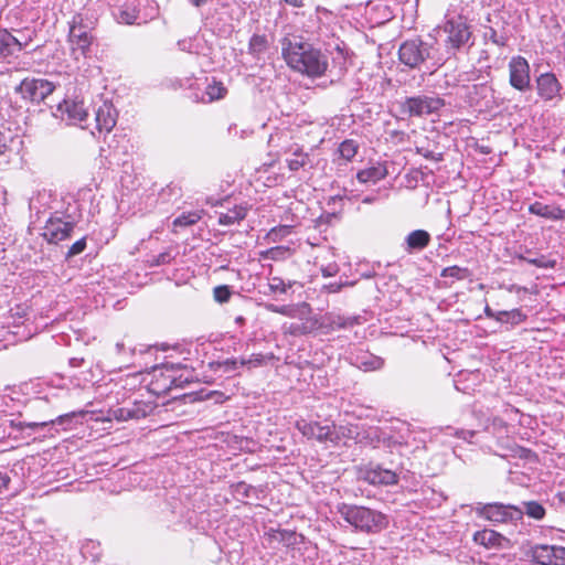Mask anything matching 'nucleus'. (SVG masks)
Listing matches in <instances>:
<instances>
[{
	"mask_svg": "<svg viewBox=\"0 0 565 565\" xmlns=\"http://www.w3.org/2000/svg\"><path fill=\"white\" fill-rule=\"evenodd\" d=\"M124 348H125V344L121 343V342H118L116 344V350H117L118 353H121L124 351Z\"/></svg>",
	"mask_w": 565,
	"mask_h": 565,
	"instance_id": "obj_63",
	"label": "nucleus"
},
{
	"mask_svg": "<svg viewBox=\"0 0 565 565\" xmlns=\"http://www.w3.org/2000/svg\"><path fill=\"white\" fill-rule=\"evenodd\" d=\"M85 412L83 411L71 412L67 414L58 415L56 417L32 422L9 419L7 422L9 423V427L12 429V431L9 433V436H12L13 433H17L13 436L14 438H30L31 436L44 431L45 429H47L50 436H53L54 434L51 433V430L54 429L55 433H57V426H61L63 430H66L75 417L83 416Z\"/></svg>",
	"mask_w": 565,
	"mask_h": 565,
	"instance_id": "obj_4",
	"label": "nucleus"
},
{
	"mask_svg": "<svg viewBox=\"0 0 565 565\" xmlns=\"http://www.w3.org/2000/svg\"><path fill=\"white\" fill-rule=\"evenodd\" d=\"M55 89V85L45 78H24L17 87L18 93L24 100L41 103Z\"/></svg>",
	"mask_w": 565,
	"mask_h": 565,
	"instance_id": "obj_7",
	"label": "nucleus"
},
{
	"mask_svg": "<svg viewBox=\"0 0 565 565\" xmlns=\"http://www.w3.org/2000/svg\"><path fill=\"white\" fill-rule=\"evenodd\" d=\"M279 534H280V541H289L290 537H292L295 535L294 532H288V531L279 532Z\"/></svg>",
	"mask_w": 565,
	"mask_h": 565,
	"instance_id": "obj_59",
	"label": "nucleus"
},
{
	"mask_svg": "<svg viewBox=\"0 0 565 565\" xmlns=\"http://www.w3.org/2000/svg\"><path fill=\"white\" fill-rule=\"evenodd\" d=\"M192 42H193L192 39H183V40L178 41V46L181 51L192 52V50H193Z\"/></svg>",
	"mask_w": 565,
	"mask_h": 565,
	"instance_id": "obj_51",
	"label": "nucleus"
},
{
	"mask_svg": "<svg viewBox=\"0 0 565 565\" xmlns=\"http://www.w3.org/2000/svg\"><path fill=\"white\" fill-rule=\"evenodd\" d=\"M226 93H227V89L223 85V83L217 82L215 79H213L211 83H209L205 88V94L207 96L209 102L222 99L225 97Z\"/></svg>",
	"mask_w": 565,
	"mask_h": 565,
	"instance_id": "obj_31",
	"label": "nucleus"
},
{
	"mask_svg": "<svg viewBox=\"0 0 565 565\" xmlns=\"http://www.w3.org/2000/svg\"><path fill=\"white\" fill-rule=\"evenodd\" d=\"M431 241L430 234L425 230H414L404 238L403 249L407 254H414L424 250Z\"/></svg>",
	"mask_w": 565,
	"mask_h": 565,
	"instance_id": "obj_18",
	"label": "nucleus"
},
{
	"mask_svg": "<svg viewBox=\"0 0 565 565\" xmlns=\"http://www.w3.org/2000/svg\"><path fill=\"white\" fill-rule=\"evenodd\" d=\"M523 511L515 505L501 504V503H489L483 505L481 509V515L492 522H507L514 518H520Z\"/></svg>",
	"mask_w": 565,
	"mask_h": 565,
	"instance_id": "obj_14",
	"label": "nucleus"
},
{
	"mask_svg": "<svg viewBox=\"0 0 565 565\" xmlns=\"http://www.w3.org/2000/svg\"><path fill=\"white\" fill-rule=\"evenodd\" d=\"M75 226V222L64 221L61 217H51L44 228L43 237L51 244H57L71 236Z\"/></svg>",
	"mask_w": 565,
	"mask_h": 565,
	"instance_id": "obj_13",
	"label": "nucleus"
},
{
	"mask_svg": "<svg viewBox=\"0 0 565 565\" xmlns=\"http://www.w3.org/2000/svg\"><path fill=\"white\" fill-rule=\"evenodd\" d=\"M190 3L195 8H201L205 6L210 0H189Z\"/></svg>",
	"mask_w": 565,
	"mask_h": 565,
	"instance_id": "obj_60",
	"label": "nucleus"
},
{
	"mask_svg": "<svg viewBox=\"0 0 565 565\" xmlns=\"http://www.w3.org/2000/svg\"><path fill=\"white\" fill-rule=\"evenodd\" d=\"M296 428L308 439H315L319 443H333L339 440L334 424L321 425L317 422H307L299 419L296 422Z\"/></svg>",
	"mask_w": 565,
	"mask_h": 565,
	"instance_id": "obj_9",
	"label": "nucleus"
},
{
	"mask_svg": "<svg viewBox=\"0 0 565 565\" xmlns=\"http://www.w3.org/2000/svg\"><path fill=\"white\" fill-rule=\"evenodd\" d=\"M434 47L422 41L413 39L401 44L398 50V58L402 64L409 68H419L422 64L430 60Z\"/></svg>",
	"mask_w": 565,
	"mask_h": 565,
	"instance_id": "obj_6",
	"label": "nucleus"
},
{
	"mask_svg": "<svg viewBox=\"0 0 565 565\" xmlns=\"http://www.w3.org/2000/svg\"><path fill=\"white\" fill-rule=\"evenodd\" d=\"M249 52L254 55H259L264 53L267 49V40L266 36L254 34L249 40Z\"/></svg>",
	"mask_w": 565,
	"mask_h": 565,
	"instance_id": "obj_38",
	"label": "nucleus"
},
{
	"mask_svg": "<svg viewBox=\"0 0 565 565\" xmlns=\"http://www.w3.org/2000/svg\"><path fill=\"white\" fill-rule=\"evenodd\" d=\"M497 321L500 323H509L518 326L526 319V315L520 309H512L510 311H498Z\"/></svg>",
	"mask_w": 565,
	"mask_h": 565,
	"instance_id": "obj_27",
	"label": "nucleus"
},
{
	"mask_svg": "<svg viewBox=\"0 0 565 565\" xmlns=\"http://www.w3.org/2000/svg\"><path fill=\"white\" fill-rule=\"evenodd\" d=\"M509 83L513 88L520 92H524L530 88V64L525 57L518 55L510 60Z\"/></svg>",
	"mask_w": 565,
	"mask_h": 565,
	"instance_id": "obj_11",
	"label": "nucleus"
},
{
	"mask_svg": "<svg viewBox=\"0 0 565 565\" xmlns=\"http://www.w3.org/2000/svg\"><path fill=\"white\" fill-rule=\"evenodd\" d=\"M292 281H285L281 277L273 276L268 278V288L271 294H286L292 287Z\"/></svg>",
	"mask_w": 565,
	"mask_h": 565,
	"instance_id": "obj_35",
	"label": "nucleus"
},
{
	"mask_svg": "<svg viewBox=\"0 0 565 565\" xmlns=\"http://www.w3.org/2000/svg\"><path fill=\"white\" fill-rule=\"evenodd\" d=\"M167 376L170 379L171 384L174 385V386H181V384L183 382H188L189 381L188 377L182 380V375H180L179 377H175L172 374H168Z\"/></svg>",
	"mask_w": 565,
	"mask_h": 565,
	"instance_id": "obj_55",
	"label": "nucleus"
},
{
	"mask_svg": "<svg viewBox=\"0 0 565 565\" xmlns=\"http://www.w3.org/2000/svg\"><path fill=\"white\" fill-rule=\"evenodd\" d=\"M213 296L216 302L225 303L232 296L231 287L227 285L217 286L213 290Z\"/></svg>",
	"mask_w": 565,
	"mask_h": 565,
	"instance_id": "obj_42",
	"label": "nucleus"
},
{
	"mask_svg": "<svg viewBox=\"0 0 565 565\" xmlns=\"http://www.w3.org/2000/svg\"><path fill=\"white\" fill-rule=\"evenodd\" d=\"M202 218V211L183 212L173 220L174 227H188L196 224Z\"/></svg>",
	"mask_w": 565,
	"mask_h": 565,
	"instance_id": "obj_28",
	"label": "nucleus"
},
{
	"mask_svg": "<svg viewBox=\"0 0 565 565\" xmlns=\"http://www.w3.org/2000/svg\"><path fill=\"white\" fill-rule=\"evenodd\" d=\"M358 152V145L353 140H344L339 146L340 156L350 161Z\"/></svg>",
	"mask_w": 565,
	"mask_h": 565,
	"instance_id": "obj_39",
	"label": "nucleus"
},
{
	"mask_svg": "<svg viewBox=\"0 0 565 565\" xmlns=\"http://www.w3.org/2000/svg\"><path fill=\"white\" fill-rule=\"evenodd\" d=\"M233 489H234L235 494L242 495L244 498H249L250 493L255 491L254 487H252L243 481L234 484Z\"/></svg>",
	"mask_w": 565,
	"mask_h": 565,
	"instance_id": "obj_45",
	"label": "nucleus"
},
{
	"mask_svg": "<svg viewBox=\"0 0 565 565\" xmlns=\"http://www.w3.org/2000/svg\"><path fill=\"white\" fill-rule=\"evenodd\" d=\"M343 286V284L330 282L326 285L323 288L329 292H339Z\"/></svg>",
	"mask_w": 565,
	"mask_h": 565,
	"instance_id": "obj_54",
	"label": "nucleus"
},
{
	"mask_svg": "<svg viewBox=\"0 0 565 565\" xmlns=\"http://www.w3.org/2000/svg\"><path fill=\"white\" fill-rule=\"evenodd\" d=\"M84 359L72 358L70 364L74 367H78L83 363Z\"/></svg>",
	"mask_w": 565,
	"mask_h": 565,
	"instance_id": "obj_61",
	"label": "nucleus"
},
{
	"mask_svg": "<svg viewBox=\"0 0 565 565\" xmlns=\"http://www.w3.org/2000/svg\"><path fill=\"white\" fill-rule=\"evenodd\" d=\"M28 46V41H22L6 29H0V57L10 58Z\"/></svg>",
	"mask_w": 565,
	"mask_h": 565,
	"instance_id": "obj_15",
	"label": "nucleus"
},
{
	"mask_svg": "<svg viewBox=\"0 0 565 565\" xmlns=\"http://www.w3.org/2000/svg\"><path fill=\"white\" fill-rule=\"evenodd\" d=\"M558 498L561 502L565 503V491L558 493Z\"/></svg>",
	"mask_w": 565,
	"mask_h": 565,
	"instance_id": "obj_64",
	"label": "nucleus"
},
{
	"mask_svg": "<svg viewBox=\"0 0 565 565\" xmlns=\"http://www.w3.org/2000/svg\"><path fill=\"white\" fill-rule=\"evenodd\" d=\"M113 15L118 23L134 24L139 18V10L134 2H125L113 10Z\"/></svg>",
	"mask_w": 565,
	"mask_h": 565,
	"instance_id": "obj_22",
	"label": "nucleus"
},
{
	"mask_svg": "<svg viewBox=\"0 0 565 565\" xmlns=\"http://www.w3.org/2000/svg\"><path fill=\"white\" fill-rule=\"evenodd\" d=\"M355 324H359V317H345L334 312H327L321 317L320 321V328L327 331L348 329Z\"/></svg>",
	"mask_w": 565,
	"mask_h": 565,
	"instance_id": "obj_19",
	"label": "nucleus"
},
{
	"mask_svg": "<svg viewBox=\"0 0 565 565\" xmlns=\"http://www.w3.org/2000/svg\"><path fill=\"white\" fill-rule=\"evenodd\" d=\"M282 2H285L286 4H289L294 8H302L305 6H307V2L309 0H281Z\"/></svg>",
	"mask_w": 565,
	"mask_h": 565,
	"instance_id": "obj_53",
	"label": "nucleus"
},
{
	"mask_svg": "<svg viewBox=\"0 0 565 565\" xmlns=\"http://www.w3.org/2000/svg\"><path fill=\"white\" fill-rule=\"evenodd\" d=\"M8 150L7 137L3 132L0 131V154L6 153Z\"/></svg>",
	"mask_w": 565,
	"mask_h": 565,
	"instance_id": "obj_56",
	"label": "nucleus"
},
{
	"mask_svg": "<svg viewBox=\"0 0 565 565\" xmlns=\"http://www.w3.org/2000/svg\"><path fill=\"white\" fill-rule=\"evenodd\" d=\"M289 253L290 248L286 246H275L260 252V257L263 259L282 260L289 255Z\"/></svg>",
	"mask_w": 565,
	"mask_h": 565,
	"instance_id": "obj_33",
	"label": "nucleus"
},
{
	"mask_svg": "<svg viewBox=\"0 0 565 565\" xmlns=\"http://www.w3.org/2000/svg\"><path fill=\"white\" fill-rule=\"evenodd\" d=\"M386 174V168L382 164H377L359 171L356 178L361 183H376L383 180Z\"/></svg>",
	"mask_w": 565,
	"mask_h": 565,
	"instance_id": "obj_26",
	"label": "nucleus"
},
{
	"mask_svg": "<svg viewBox=\"0 0 565 565\" xmlns=\"http://www.w3.org/2000/svg\"><path fill=\"white\" fill-rule=\"evenodd\" d=\"M181 365L180 364H174L172 362H166L163 364V369L167 371V372H174L177 369H179Z\"/></svg>",
	"mask_w": 565,
	"mask_h": 565,
	"instance_id": "obj_57",
	"label": "nucleus"
},
{
	"mask_svg": "<svg viewBox=\"0 0 565 565\" xmlns=\"http://www.w3.org/2000/svg\"><path fill=\"white\" fill-rule=\"evenodd\" d=\"M470 270L466 267L457 265L446 267L441 270L440 276L444 278H450L451 282L455 280H465L470 277Z\"/></svg>",
	"mask_w": 565,
	"mask_h": 565,
	"instance_id": "obj_30",
	"label": "nucleus"
},
{
	"mask_svg": "<svg viewBox=\"0 0 565 565\" xmlns=\"http://www.w3.org/2000/svg\"><path fill=\"white\" fill-rule=\"evenodd\" d=\"M523 513H525L527 516L535 519V520H542L545 515V509L544 507L536 502V501H527L522 503V508H520Z\"/></svg>",
	"mask_w": 565,
	"mask_h": 565,
	"instance_id": "obj_32",
	"label": "nucleus"
},
{
	"mask_svg": "<svg viewBox=\"0 0 565 565\" xmlns=\"http://www.w3.org/2000/svg\"><path fill=\"white\" fill-rule=\"evenodd\" d=\"M396 116L399 119L423 118L438 114L445 100L435 94H417L396 100Z\"/></svg>",
	"mask_w": 565,
	"mask_h": 565,
	"instance_id": "obj_5",
	"label": "nucleus"
},
{
	"mask_svg": "<svg viewBox=\"0 0 565 565\" xmlns=\"http://www.w3.org/2000/svg\"><path fill=\"white\" fill-rule=\"evenodd\" d=\"M242 367L241 359H226L216 363L215 371L222 372L226 376H233L238 374Z\"/></svg>",
	"mask_w": 565,
	"mask_h": 565,
	"instance_id": "obj_29",
	"label": "nucleus"
},
{
	"mask_svg": "<svg viewBox=\"0 0 565 565\" xmlns=\"http://www.w3.org/2000/svg\"><path fill=\"white\" fill-rule=\"evenodd\" d=\"M518 258L522 262H525V263L533 265L535 267H539V268L548 269V268H554L556 266L555 259H551L544 255H541V256L534 257V258H529L524 255H518Z\"/></svg>",
	"mask_w": 565,
	"mask_h": 565,
	"instance_id": "obj_34",
	"label": "nucleus"
},
{
	"mask_svg": "<svg viewBox=\"0 0 565 565\" xmlns=\"http://www.w3.org/2000/svg\"><path fill=\"white\" fill-rule=\"evenodd\" d=\"M83 15L77 13L70 22L68 41L74 54L79 52L82 56H86L93 43V35L87 25L83 23Z\"/></svg>",
	"mask_w": 565,
	"mask_h": 565,
	"instance_id": "obj_8",
	"label": "nucleus"
},
{
	"mask_svg": "<svg viewBox=\"0 0 565 565\" xmlns=\"http://www.w3.org/2000/svg\"><path fill=\"white\" fill-rule=\"evenodd\" d=\"M96 128L99 132H110L117 122V111L109 103H103L95 111Z\"/></svg>",
	"mask_w": 565,
	"mask_h": 565,
	"instance_id": "obj_17",
	"label": "nucleus"
},
{
	"mask_svg": "<svg viewBox=\"0 0 565 565\" xmlns=\"http://www.w3.org/2000/svg\"><path fill=\"white\" fill-rule=\"evenodd\" d=\"M308 154L297 150L292 153L291 158L286 159V162L289 170L298 171L308 163Z\"/></svg>",
	"mask_w": 565,
	"mask_h": 565,
	"instance_id": "obj_37",
	"label": "nucleus"
},
{
	"mask_svg": "<svg viewBox=\"0 0 565 565\" xmlns=\"http://www.w3.org/2000/svg\"><path fill=\"white\" fill-rule=\"evenodd\" d=\"M495 533L493 531H483L476 535V540L480 541L482 544L492 543L494 540Z\"/></svg>",
	"mask_w": 565,
	"mask_h": 565,
	"instance_id": "obj_48",
	"label": "nucleus"
},
{
	"mask_svg": "<svg viewBox=\"0 0 565 565\" xmlns=\"http://www.w3.org/2000/svg\"><path fill=\"white\" fill-rule=\"evenodd\" d=\"M537 96L544 102L562 99L563 85L552 72L539 75L535 79Z\"/></svg>",
	"mask_w": 565,
	"mask_h": 565,
	"instance_id": "obj_12",
	"label": "nucleus"
},
{
	"mask_svg": "<svg viewBox=\"0 0 565 565\" xmlns=\"http://www.w3.org/2000/svg\"><path fill=\"white\" fill-rule=\"evenodd\" d=\"M86 248V238L82 237L81 239L76 241L67 250L66 258H72L82 252H84Z\"/></svg>",
	"mask_w": 565,
	"mask_h": 565,
	"instance_id": "obj_44",
	"label": "nucleus"
},
{
	"mask_svg": "<svg viewBox=\"0 0 565 565\" xmlns=\"http://www.w3.org/2000/svg\"><path fill=\"white\" fill-rule=\"evenodd\" d=\"M289 333L297 335V334H305L309 331V329L305 324L299 323H291L288 327Z\"/></svg>",
	"mask_w": 565,
	"mask_h": 565,
	"instance_id": "obj_49",
	"label": "nucleus"
},
{
	"mask_svg": "<svg viewBox=\"0 0 565 565\" xmlns=\"http://www.w3.org/2000/svg\"><path fill=\"white\" fill-rule=\"evenodd\" d=\"M152 412V406L143 401H135L114 411V416L118 420L145 418Z\"/></svg>",
	"mask_w": 565,
	"mask_h": 565,
	"instance_id": "obj_16",
	"label": "nucleus"
},
{
	"mask_svg": "<svg viewBox=\"0 0 565 565\" xmlns=\"http://www.w3.org/2000/svg\"><path fill=\"white\" fill-rule=\"evenodd\" d=\"M374 201H375L374 196H365L362 200L363 203H367V204L373 203Z\"/></svg>",
	"mask_w": 565,
	"mask_h": 565,
	"instance_id": "obj_62",
	"label": "nucleus"
},
{
	"mask_svg": "<svg viewBox=\"0 0 565 565\" xmlns=\"http://www.w3.org/2000/svg\"><path fill=\"white\" fill-rule=\"evenodd\" d=\"M531 214L547 218V220H564L565 210L542 202H534L529 206Z\"/></svg>",
	"mask_w": 565,
	"mask_h": 565,
	"instance_id": "obj_23",
	"label": "nucleus"
},
{
	"mask_svg": "<svg viewBox=\"0 0 565 565\" xmlns=\"http://www.w3.org/2000/svg\"><path fill=\"white\" fill-rule=\"evenodd\" d=\"M484 315L490 318V319H494L497 321V315H498V311H493L489 306H486L484 308Z\"/></svg>",
	"mask_w": 565,
	"mask_h": 565,
	"instance_id": "obj_58",
	"label": "nucleus"
},
{
	"mask_svg": "<svg viewBox=\"0 0 565 565\" xmlns=\"http://www.w3.org/2000/svg\"><path fill=\"white\" fill-rule=\"evenodd\" d=\"M463 9L462 1L452 0L445 13L444 23L439 26V31L445 35L443 40L445 50L450 55L472 44L470 43L471 26L463 15Z\"/></svg>",
	"mask_w": 565,
	"mask_h": 565,
	"instance_id": "obj_2",
	"label": "nucleus"
},
{
	"mask_svg": "<svg viewBox=\"0 0 565 565\" xmlns=\"http://www.w3.org/2000/svg\"><path fill=\"white\" fill-rule=\"evenodd\" d=\"M175 255L173 254V249L172 248H168L167 250L158 254V255H151L148 259H147V263L151 266V267H156V266H161V265H167V264H170L173 259H174Z\"/></svg>",
	"mask_w": 565,
	"mask_h": 565,
	"instance_id": "obj_36",
	"label": "nucleus"
},
{
	"mask_svg": "<svg viewBox=\"0 0 565 565\" xmlns=\"http://www.w3.org/2000/svg\"><path fill=\"white\" fill-rule=\"evenodd\" d=\"M265 361V356L262 353H253L248 358H241V365L243 367L253 369L260 366Z\"/></svg>",
	"mask_w": 565,
	"mask_h": 565,
	"instance_id": "obj_43",
	"label": "nucleus"
},
{
	"mask_svg": "<svg viewBox=\"0 0 565 565\" xmlns=\"http://www.w3.org/2000/svg\"><path fill=\"white\" fill-rule=\"evenodd\" d=\"M265 308L270 312L279 313L290 318H295L297 312L296 308L289 305L277 306L274 303H266Z\"/></svg>",
	"mask_w": 565,
	"mask_h": 565,
	"instance_id": "obj_40",
	"label": "nucleus"
},
{
	"mask_svg": "<svg viewBox=\"0 0 565 565\" xmlns=\"http://www.w3.org/2000/svg\"><path fill=\"white\" fill-rule=\"evenodd\" d=\"M353 364L364 371H376L384 366V360L372 353L365 352L353 358Z\"/></svg>",
	"mask_w": 565,
	"mask_h": 565,
	"instance_id": "obj_25",
	"label": "nucleus"
},
{
	"mask_svg": "<svg viewBox=\"0 0 565 565\" xmlns=\"http://www.w3.org/2000/svg\"><path fill=\"white\" fill-rule=\"evenodd\" d=\"M11 482V478L7 472L0 471V492L7 490Z\"/></svg>",
	"mask_w": 565,
	"mask_h": 565,
	"instance_id": "obj_52",
	"label": "nucleus"
},
{
	"mask_svg": "<svg viewBox=\"0 0 565 565\" xmlns=\"http://www.w3.org/2000/svg\"><path fill=\"white\" fill-rule=\"evenodd\" d=\"M449 430H450L449 435L454 434L456 437L461 438L467 441H471V439L476 435L475 430L452 429V428H449Z\"/></svg>",
	"mask_w": 565,
	"mask_h": 565,
	"instance_id": "obj_46",
	"label": "nucleus"
},
{
	"mask_svg": "<svg viewBox=\"0 0 565 565\" xmlns=\"http://www.w3.org/2000/svg\"><path fill=\"white\" fill-rule=\"evenodd\" d=\"M484 36L489 39L493 44L504 45V41L498 36V33L494 29L490 28L488 32H486Z\"/></svg>",
	"mask_w": 565,
	"mask_h": 565,
	"instance_id": "obj_50",
	"label": "nucleus"
},
{
	"mask_svg": "<svg viewBox=\"0 0 565 565\" xmlns=\"http://www.w3.org/2000/svg\"><path fill=\"white\" fill-rule=\"evenodd\" d=\"M60 109L66 113L73 124H78L84 127L83 122L86 121L88 114L82 100H65L64 104L60 106Z\"/></svg>",
	"mask_w": 565,
	"mask_h": 565,
	"instance_id": "obj_21",
	"label": "nucleus"
},
{
	"mask_svg": "<svg viewBox=\"0 0 565 565\" xmlns=\"http://www.w3.org/2000/svg\"><path fill=\"white\" fill-rule=\"evenodd\" d=\"M281 54L290 68L310 78L322 77L328 72V56L297 36L281 40Z\"/></svg>",
	"mask_w": 565,
	"mask_h": 565,
	"instance_id": "obj_1",
	"label": "nucleus"
},
{
	"mask_svg": "<svg viewBox=\"0 0 565 565\" xmlns=\"http://www.w3.org/2000/svg\"><path fill=\"white\" fill-rule=\"evenodd\" d=\"M529 555L540 565H565L564 546L537 544L531 547Z\"/></svg>",
	"mask_w": 565,
	"mask_h": 565,
	"instance_id": "obj_10",
	"label": "nucleus"
},
{
	"mask_svg": "<svg viewBox=\"0 0 565 565\" xmlns=\"http://www.w3.org/2000/svg\"><path fill=\"white\" fill-rule=\"evenodd\" d=\"M248 212L247 204H238L233 209H228L226 212L218 213V224L223 226H230L235 223L243 221Z\"/></svg>",
	"mask_w": 565,
	"mask_h": 565,
	"instance_id": "obj_24",
	"label": "nucleus"
},
{
	"mask_svg": "<svg viewBox=\"0 0 565 565\" xmlns=\"http://www.w3.org/2000/svg\"><path fill=\"white\" fill-rule=\"evenodd\" d=\"M292 227L289 225H280L277 227L271 228L268 234L267 238L270 242H278L285 236L289 235L291 233Z\"/></svg>",
	"mask_w": 565,
	"mask_h": 565,
	"instance_id": "obj_41",
	"label": "nucleus"
},
{
	"mask_svg": "<svg viewBox=\"0 0 565 565\" xmlns=\"http://www.w3.org/2000/svg\"><path fill=\"white\" fill-rule=\"evenodd\" d=\"M339 271V266L337 263H330L326 266H321V273L324 277H332L337 275Z\"/></svg>",
	"mask_w": 565,
	"mask_h": 565,
	"instance_id": "obj_47",
	"label": "nucleus"
},
{
	"mask_svg": "<svg viewBox=\"0 0 565 565\" xmlns=\"http://www.w3.org/2000/svg\"><path fill=\"white\" fill-rule=\"evenodd\" d=\"M364 479L374 486H392L397 483V475L381 466L372 467L364 472Z\"/></svg>",
	"mask_w": 565,
	"mask_h": 565,
	"instance_id": "obj_20",
	"label": "nucleus"
},
{
	"mask_svg": "<svg viewBox=\"0 0 565 565\" xmlns=\"http://www.w3.org/2000/svg\"><path fill=\"white\" fill-rule=\"evenodd\" d=\"M338 512L355 531L365 534H376L388 526V518L384 513L363 505L342 503Z\"/></svg>",
	"mask_w": 565,
	"mask_h": 565,
	"instance_id": "obj_3",
	"label": "nucleus"
}]
</instances>
